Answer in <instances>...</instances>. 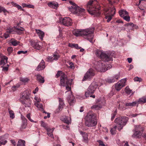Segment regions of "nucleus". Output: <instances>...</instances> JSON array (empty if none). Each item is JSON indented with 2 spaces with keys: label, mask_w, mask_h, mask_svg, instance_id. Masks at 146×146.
Wrapping results in <instances>:
<instances>
[{
  "label": "nucleus",
  "mask_w": 146,
  "mask_h": 146,
  "mask_svg": "<svg viewBox=\"0 0 146 146\" xmlns=\"http://www.w3.org/2000/svg\"><path fill=\"white\" fill-rule=\"evenodd\" d=\"M95 75L94 72L92 68H90L87 72L83 79L84 81L86 80H89L92 78Z\"/></svg>",
  "instance_id": "nucleus-12"
},
{
  "label": "nucleus",
  "mask_w": 146,
  "mask_h": 146,
  "mask_svg": "<svg viewBox=\"0 0 146 146\" xmlns=\"http://www.w3.org/2000/svg\"><path fill=\"white\" fill-rule=\"evenodd\" d=\"M41 44L40 42L39 41H36V43L35 45L34 48L35 49L39 50L41 48L40 44Z\"/></svg>",
  "instance_id": "nucleus-31"
},
{
  "label": "nucleus",
  "mask_w": 146,
  "mask_h": 146,
  "mask_svg": "<svg viewBox=\"0 0 146 146\" xmlns=\"http://www.w3.org/2000/svg\"><path fill=\"white\" fill-rule=\"evenodd\" d=\"M59 21L61 24L66 26H70L72 24V21L69 17L60 18L59 19Z\"/></svg>",
  "instance_id": "nucleus-10"
},
{
  "label": "nucleus",
  "mask_w": 146,
  "mask_h": 146,
  "mask_svg": "<svg viewBox=\"0 0 146 146\" xmlns=\"http://www.w3.org/2000/svg\"><path fill=\"white\" fill-rule=\"evenodd\" d=\"M73 46L77 49H79L80 48V47L78 46L77 44H73Z\"/></svg>",
  "instance_id": "nucleus-58"
},
{
  "label": "nucleus",
  "mask_w": 146,
  "mask_h": 146,
  "mask_svg": "<svg viewBox=\"0 0 146 146\" xmlns=\"http://www.w3.org/2000/svg\"><path fill=\"white\" fill-rule=\"evenodd\" d=\"M41 126L45 128H46V125L45 124V123L44 122H42V123H41Z\"/></svg>",
  "instance_id": "nucleus-63"
},
{
  "label": "nucleus",
  "mask_w": 146,
  "mask_h": 146,
  "mask_svg": "<svg viewBox=\"0 0 146 146\" xmlns=\"http://www.w3.org/2000/svg\"><path fill=\"white\" fill-rule=\"evenodd\" d=\"M138 103L137 101L132 102L126 103L125 104L126 106H136Z\"/></svg>",
  "instance_id": "nucleus-30"
},
{
  "label": "nucleus",
  "mask_w": 146,
  "mask_h": 146,
  "mask_svg": "<svg viewBox=\"0 0 146 146\" xmlns=\"http://www.w3.org/2000/svg\"><path fill=\"white\" fill-rule=\"evenodd\" d=\"M119 13L120 17H122L126 15H128V13L125 10H121L119 11Z\"/></svg>",
  "instance_id": "nucleus-26"
},
{
  "label": "nucleus",
  "mask_w": 146,
  "mask_h": 146,
  "mask_svg": "<svg viewBox=\"0 0 146 146\" xmlns=\"http://www.w3.org/2000/svg\"><path fill=\"white\" fill-rule=\"evenodd\" d=\"M53 59V57L48 56L46 58V60L47 61L51 62H52L54 60Z\"/></svg>",
  "instance_id": "nucleus-47"
},
{
  "label": "nucleus",
  "mask_w": 146,
  "mask_h": 146,
  "mask_svg": "<svg viewBox=\"0 0 146 146\" xmlns=\"http://www.w3.org/2000/svg\"><path fill=\"white\" fill-rule=\"evenodd\" d=\"M98 56H99L103 61H100L97 62L96 67V69L98 71L104 72L107 70V69L105 66L104 61L108 62L112 60V58L111 55H108L104 52L98 50L96 53Z\"/></svg>",
  "instance_id": "nucleus-1"
},
{
  "label": "nucleus",
  "mask_w": 146,
  "mask_h": 146,
  "mask_svg": "<svg viewBox=\"0 0 146 146\" xmlns=\"http://www.w3.org/2000/svg\"><path fill=\"white\" fill-rule=\"evenodd\" d=\"M94 30V28L87 29L82 31L74 30L73 31V33L76 36H84L85 38L91 42H92V40L94 37L93 33Z\"/></svg>",
  "instance_id": "nucleus-2"
},
{
  "label": "nucleus",
  "mask_w": 146,
  "mask_h": 146,
  "mask_svg": "<svg viewBox=\"0 0 146 146\" xmlns=\"http://www.w3.org/2000/svg\"><path fill=\"white\" fill-rule=\"evenodd\" d=\"M16 7H17L19 10L20 9L21 10L23 11V9H22L21 6L19 5H17Z\"/></svg>",
  "instance_id": "nucleus-62"
},
{
  "label": "nucleus",
  "mask_w": 146,
  "mask_h": 146,
  "mask_svg": "<svg viewBox=\"0 0 146 146\" xmlns=\"http://www.w3.org/2000/svg\"><path fill=\"white\" fill-rule=\"evenodd\" d=\"M123 19L125 20V21L129 22L130 21V17L128 15H126L125 16H124L123 17Z\"/></svg>",
  "instance_id": "nucleus-40"
},
{
  "label": "nucleus",
  "mask_w": 146,
  "mask_h": 146,
  "mask_svg": "<svg viewBox=\"0 0 146 146\" xmlns=\"http://www.w3.org/2000/svg\"><path fill=\"white\" fill-rule=\"evenodd\" d=\"M60 56L57 54H54L53 56V59L54 60H58Z\"/></svg>",
  "instance_id": "nucleus-46"
},
{
  "label": "nucleus",
  "mask_w": 146,
  "mask_h": 146,
  "mask_svg": "<svg viewBox=\"0 0 146 146\" xmlns=\"http://www.w3.org/2000/svg\"><path fill=\"white\" fill-rule=\"evenodd\" d=\"M125 92L128 94H130L131 93V90L129 88L128 86H127L125 89Z\"/></svg>",
  "instance_id": "nucleus-38"
},
{
  "label": "nucleus",
  "mask_w": 146,
  "mask_h": 146,
  "mask_svg": "<svg viewBox=\"0 0 146 146\" xmlns=\"http://www.w3.org/2000/svg\"><path fill=\"white\" fill-rule=\"evenodd\" d=\"M65 78V76L62 77L60 80V83L62 86H66V89L68 91H70L71 90L70 86L71 85L72 79H68V78L64 79Z\"/></svg>",
  "instance_id": "nucleus-9"
},
{
  "label": "nucleus",
  "mask_w": 146,
  "mask_h": 146,
  "mask_svg": "<svg viewBox=\"0 0 146 146\" xmlns=\"http://www.w3.org/2000/svg\"><path fill=\"white\" fill-rule=\"evenodd\" d=\"M141 130L135 131L134 134L132 135V137H134L137 138L141 136L142 135V133L141 131Z\"/></svg>",
  "instance_id": "nucleus-24"
},
{
  "label": "nucleus",
  "mask_w": 146,
  "mask_h": 146,
  "mask_svg": "<svg viewBox=\"0 0 146 146\" xmlns=\"http://www.w3.org/2000/svg\"><path fill=\"white\" fill-rule=\"evenodd\" d=\"M115 9L113 7L110 8L108 9H105L103 13L105 15V18L107 19V21L109 22L111 19L112 17L115 14Z\"/></svg>",
  "instance_id": "nucleus-7"
},
{
  "label": "nucleus",
  "mask_w": 146,
  "mask_h": 146,
  "mask_svg": "<svg viewBox=\"0 0 146 146\" xmlns=\"http://www.w3.org/2000/svg\"><path fill=\"white\" fill-rule=\"evenodd\" d=\"M138 103L144 104L146 102V95L139 98L137 101Z\"/></svg>",
  "instance_id": "nucleus-28"
},
{
  "label": "nucleus",
  "mask_w": 146,
  "mask_h": 146,
  "mask_svg": "<svg viewBox=\"0 0 146 146\" xmlns=\"http://www.w3.org/2000/svg\"><path fill=\"white\" fill-rule=\"evenodd\" d=\"M35 105L37 108L41 111H43V106L41 104L38 103H35Z\"/></svg>",
  "instance_id": "nucleus-32"
},
{
  "label": "nucleus",
  "mask_w": 146,
  "mask_h": 146,
  "mask_svg": "<svg viewBox=\"0 0 146 146\" xmlns=\"http://www.w3.org/2000/svg\"><path fill=\"white\" fill-rule=\"evenodd\" d=\"M49 7L51 8L57 9L59 7V4L58 3L55 1H52L48 3Z\"/></svg>",
  "instance_id": "nucleus-17"
},
{
  "label": "nucleus",
  "mask_w": 146,
  "mask_h": 146,
  "mask_svg": "<svg viewBox=\"0 0 146 146\" xmlns=\"http://www.w3.org/2000/svg\"><path fill=\"white\" fill-rule=\"evenodd\" d=\"M27 52V51H23V50H21V51H19L17 53L18 54H25Z\"/></svg>",
  "instance_id": "nucleus-53"
},
{
  "label": "nucleus",
  "mask_w": 146,
  "mask_h": 146,
  "mask_svg": "<svg viewBox=\"0 0 146 146\" xmlns=\"http://www.w3.org/2000/svg\"><path fill=\"white\" fill-rule=\"evenodd\" d=\"M96 115L95 113L91 111H89L87 113L85 118V124L89 127L95 126L97 124Z\"/></svg>",
  "instance_id": "nucleus-3"
},
{
  "label": "nucleus",
  "mask_w": 146,
  "mask_h": 146,
  "mask_svg": "<svg viewBox=\"0 0 146 146\" xmlns=\"http://www.w3.org/2000/svg\"><path fill=\"white\" fill-rule=\"evenodd\" d=\"M125 106V104L123 102H119L118 108L120 110H124L126 109V108Z\"/></svg>",
  "instance_id": "nucleus-23"
},
{
  "label": "nucleus",
  "mask_w": 146,
  "mask_h": 146,
  "mask_svg": "<svg viewBox=\"0 0 146 146\" xmlns=\"http://www.w3.org/2000/svg\"><path fill=\"white\" fill-rule=\"evenodd\" d=\"M36 76L37 80L40 83H43L44 82V78L40 75L38 74L36 75Z\"/></svg>",
  "instance_id": "nucleus-29"
},
{
  "label": "nucleus",
  "mask_w": 146,
  "mask_h": 146,
  "mask_svg": "<svg viewBox=\"0 0 146 146\" xmlns=\"http://www.w3.org/2000/svg\"><path fill=\"white\" fill-rule=\"evenodd\" d=\"M2 12L4 13L5 15H6V13L8 12V11L4 7L0 6V13Z\"/></svg>",
  "instance_id": "nucleus-37"
},
{
  "label": "nucleus",
  "mask_w": 146,
  "mask_h": 146,
  "mask_svg": "<svg viewBox=\"0 0 146 146\" xmlns=\"http://www.w3.org/2000/svg\"><path fill=\"white\" fill-rule=\"evenodd\" d=\"M135 131L141 130L142 131H143V129L142 128H141V126L140 125H135Z\"/></svg>",
  "instance_id": "nucleus-42"
},
{
  "label": "nucleus",
  "mask_w": 146,
  "mask_h": 146,
  "mask_svg": "<svg viewBox=\"0 0 146 146\" xmlns=\"http://www.w3.org/2000/svg\"><path fill=\"white\" fill-rule=\"evenodd\" d=\"M4 36L5 38L9 37V35L8 33H6L4 34Z\"/></svg>",
  "instance_id": "nucleus-55"
},
{
  "label": "nucleus",
  "mask_w": 146,
  "mask_h": 146,
  "mask_svg": "<svg viewBox=\"0 0 146 146\" xmlns=\"http://www.w3.org/2000/svg\"><path fill=\"white\" fill-rule=\"evenodd\" d=\"M70 94L68 96L67 99L68 100L70 105L71 106L73 105V104L75 102V98L73 94H72V92H70Z\"/></svg>",
  "instance_id": "nucleus-19"
},
{
  "label": "nucleus",
  "mask_w": 146,
  "mask_h": 146,
  "mask_svg": "<svg viewBox=\"0 0 146 146\" xmlns=\"http://www.w3.org/2000/svg\"><path fill=\"white\" fill-rule=\"evenodd\" d=\"M69 3L72 5L68 8L69 11L72 13L78 15H83L85 13V10L78 6L76 5L71 1H69Z\"/></svg>",
  "instance_id": "nucleus-5"
},
{
  "label": "nucleus",
  "mask_w": 146,
  "mask_h": 146,
  "mask_svg": "<svg viewBox=\"0 0 146 146\" xmlns=\"http://www.w3.org/2000/svg\"><path fill=\"white\" fill-rule=\"evenodd\" d=\"M31 101L30 100V99L28 100H25V104H22L24 105L25 107H30L31 105Z\"/></svg>",
  "instance_id": "nucleus-33"
},
{
  "label": "nucleus",
  "mask_w": 146,
  "mask_h": 146,
  "mask_svg": "<svg viewBox=\"0 0 146 146\" xmlns=\"http://www.w3.org/2000/svg\"><path fill=\"white\" fill-rule=\"evenodd\" d=\"M25 141L24 140H20L18 141L17 145V146H25Z\"/></svg>",
  "instance_id": "nucleus-34"
},
{
  "label": "nucleus",
  "mask_w": 146,
  "mask_h": 146,
  "mask_svg": "<svg viewBox=\"0 0 146 146\" xmlns=\"http://www.w3.org/2000/svg\"><path fill=\"white\" fill-rule=\"evenodd\" d=\"M109 3L111 5L115 2V0H108Z\"/></svg>",
  "instance_id": "nucleus-56"
},
{
  "label": "nucleus",
  "mask_w": 146,
  "mask_h": 146,
  "mask_svg": "<svg viewBox=\"0 0 146 146\" xmlns=\"http://www.w3.org/2000/svg\"><path fill=\"white\" fill-rule=\"evenodd\" d=\"M29 80L27 78H20V80L21 81L25 83L27 82Z\"/></svg>",
  "instance_id": "nucleus-41"
},
{
  "label": "nucleus",
  "mask_w": 146,
  "mask_h": 146,
  "mask_svg": "<svg viewBox=\"0 0 146 146\" xmlns=\"http://www.w3.org/2000/svg\"><path fill=\"white\" fill-rule=\"evenodd\" d=\"M8 138V135L0 136V146L1 145H5L7 143V141L6 139Z\"/></svg>",
  "instance_id": "nucleus-16"
},
{
  "label": "nucleus",
  "mask_w": 146,
  "mask_h": 146,
  "mask_svg": "<svg viewBox=\"0 0 146 146\" xmlns=\"http://www.w3.org/2000/svg\"><path fill=\"white\" fill-rule=\"evenodd\" d=\"M10 141L14 146H16V143L14 140H10Z\"/></svg>",
  "instance_id": "nucleus-60"
},
{
  "label": "nucleus",
  "mask_w": 146,
  "mask_h": 146,
  "mask_svg": "<svg viewBox=\"0 0 146 146\" xmlns=\"http://www.w3.org/2000/svg\"><path fill=\"white\" fill-rule=\"evenodd\" d=\"M17 30V32H20L19 34L21 33L24 30V29L23 28L21 27H17L15 28Z\"/></svg>",
  "instance_id": "nucleus-39"
},
{
  "label": "nucleus",
  "mask_w": 146,
  "mask_h": 146,
  "mask_svg": "<svg viewBox=\"0 0 146 146\" xmlns=\"http://www.w3.org/2000/svg\"><path fill=\"white\" fill-rule=\"evenodd\" d=\"M48 135L50 136V137L54 138V136L52 134V132H50L47 133Z\"/></svg>",
  "instance_id": "nucleus-57"
},
{
  "label": "nucleus",
  "mask_w": 146,
  "mask_h": 146,
  "mask_svg": "<svg viewBox=\"0 0 146 146\" xmlns=\"http://www.w3.org/2000/svg\"><path fill=\"white\" fill-rule=\"evenodd\" d=\"M22 124L20 128V129L21 130L25 128L27 124V119L26 118L23 117H22Z\"/></svg>",
  "instance_id": "nucleus-20"
},
{
  "label": "nucleus",
  "mask_w": 146,
  "mask_h": 146,
  "mask_svg": "<svg viewBox=\"0 0 146 146\" xmlns=\"http://www.w3.org/2000/svg\"><path fill=\"white\" fill-rule=\"evenodd\" d=\"M117 127V126L116 125L113 127L111 128L110 131L112 135H114L116 133Z\"/></svg>",
  "instance_id": "nucleus-35"
},
{
  "label": "nucleus",
  "mask_w": 146,
  "mask_h": 146,
  "mask_svg": "<svg viewBox=\"0 0 146 146\" xmlns=\"http://www.w3.org/2000/svg\"><path fill=\"white\" fill-rule=\"evenodd\" d=\"M30 92L27 91H24L20 96V100L22 104H25V100H28L29 98Z\"/></svg>",
  "instance_id": "nucleus-11"
},
{
  "label": "nucleus",
  "mask_w": 146,
  "mask_h": 146,
  "mask_svg": "<svg viewBox=\"0 0 146 146\" xmlns=\"http://www.w3.org/2000/svg\"><path fill=\"white\" fill-rule=\"evenodd\" d=\"M46 130L47 131V133L53 132L54 131V129L53 128H52L51 129L49 128H46Z\"/></svg>",
  "instance_id": "nucleus-52"
},
{
  "label": "nucleus",
  "mask_w": 146,
  "mask_h": 146,
  "mask_svg": "<svg viewBox=\"0 0 146 146\" xmlns=\"http://www.w3.org/2000/svg\"><path fill=\"white\" fill-rule=\"evenodd\" d=\"M98 86V85L95 82H93L88 87L87 90L85 91V97L88 98L89 97L90 95L93 94Z\"/></svg>",
  "instance_id": "nucleus-8"
},
{
  "label": "nucleus",
  "mask_w": 146,
  "mask_h": 146,
  "mask_svg": "<svg viewBox=\"0 0 146 146\" xmlns=\"http://www.w3.org/2000/svg\"><path fill=\"white\" fill-rule=\"evenodd\" d=\"M45 67V63L43 60H42L36 69V70L39 71L44 69Z\"/></svg>",
  "instance_id": "nucleus-18"
},
{
  "label": "nucleus",
  "mask_w": 146,
  "mask_h": 146,
  "mask_svg": "<svg viewBox=\"0 0 146 146\" xmlns=\"http://www.w3.org/2000/svg\"><path fill=\"white\" fill-rule=\"evenodd\" d=\"M11 3L13 6L15 7H16L17 5H18L17 3L13 2H11Z\"/></svg>",
  "instance_id": "nucleus-64"
},
{
  "label": "nucleus",
  "mask_w": 146,
  "mask_h": 146,
  "mask_svg": "<svg viewBox=\"0 0 146 146\" xmlns=\"http://www.w3.org/2000/svg\"><path fill=\"white\" fill-rule=\"evenodd\" d=\"M97 1L96 0H90L87 4V7L89 8L88 11L90 14L98 16L100 14L99 11L100 7L98 5L96 6L95 5Z\"/></svg>",
  "instance_id": "nucleus-4"
},
{
  "label": "nucleus",
  "mask_w": 146,
  "mask_h": 146,
  "mask_svg": "<svg viewBox=\"0 0 146 146\" xmlns=\"http://www.w3.org/2000/svg\"><path fill=\"white\" fill-rule=\"evenodd\" d=\"M100 99H98L96 101V104L94 105L91 107V108L94 109L95 110H98L100 108H102V102L101 101Z\"/></svg>",
  "instance_id": "nucleus-14"
},
{
  "label": "nucleus",
  "mask_w": 146,
  "mask_h": 146,
  "mask_svg": "<svg viewBox=\"0 0 146 146\" xmlns=\"http://www.w3.org/2000/svg\"><path fill=\"white\" fill-rule=\"evenodd\" d=\"M9 113L10 114V117L11 118H13L15 117L14 114L13 112L12 111H9Z\"/></svg>",
  "instance_id": "nucleus-49"
},
{
  "label": "nucleus",
  "mask_w": 146,
  "mask_h": 146,
  "mask_svg": "<svg viewBox=\"0 0 146 146\" xmlns=\"http://www.w3.org/2000/svg\"><path fill=\"white\" fill-rule=\"evenodd\" d=\"M27 7L28 8H32L33 9L34 8V6L31 4L27 5Z\"/></svg>",
  "instance_id": "nucleus-61"
},
{
  "label": "nucleus",
  "mask_w": 146,
  "mask_h": 146,
  "mask_svg": "<svg viewBox=\"0 0 146 146\" xmlns=\"http://www.w3.org/2000/svg\"><path fill=\"white\" fill-rule=\"evenodd\" d=\"M11 42L14 46H16L19 44V42L15 39H12Z\"/></svg>",
  "instance_id": "nucleus-36"
},
{
  "label": "nucleus",
  "mask_w": 146,
  "mask_h": 146,
  "mask_svg": "<svg viewBox=\"0 0 146 146\" xmlns=\"http://www.w3.org/2000/svg\"><path fill=\"white\" fill-rule=\"evenodd\" d=\"M12 32V29L10 28H9L7 29V33H10Z\"/></svg>",
  "instance_id": "nucleus-59"
},
{
  "label": "nucleus",
  "mask_w": 146,
  "mask_h": 146,
  "mask_svg": "<svg viewBox=\"0 0 146 146\" xmlns=\"http://www.w3.org/2000/svg\"><path fill=\"white\" fill-rule=\"evenodd\" d=\"M119 77V75L116 74L114 75L111 78H108L106 80V82H108L111 83L117 81Z\"/></svg>",
  "instance_id": "nucleus-15"
},
{
  "label": "nucleus",
  "mask_w": 146,
  "mask_h": 146,
  "mask_svg": "<svg viewBox=\"0 0 146 146\" xmlns=\"http://www.w3.org/2000/svg\"><path fill=\"white\" fill-rule=\"evenodd\" d=\"M60 76V80L62 77H64V76H65V78H64V80L65 79H67V78L66 75H65L64 73H62L61 71H58L57 74L56 75V78H58L59 76Z\"/></svg>",
  "instance_id": "nucleus-25"
},
{
  "label": "nucleus",
  "mask_w": 146,
  "mask_h": 146,
  "mask_svg": "<svg viewBox=\"0 0 146 146\" xmlns=\"http://www.w3.org/2000/svg\"><path fill=\"white\" fill-rule=\"evenodd\" d=\"M126 81V79H122L120 80L119 83L118 82L115 84V88L116 90L119 91L123 86H125Z\"/></svg>",
  "instance_id": "nucleus-13"
},
{
  "label": "nucleus",
  "mask_w": 146,
  "mask_h": 146,
  "mask_svg": "<svg viewBox=\"0 0 146 146\" xmlns=\"http://www.w3.org/2000/svg\"><path fill=\"white\" fill-rule=\"evenodd\" d=\"M64 106V102H62L59 103V105L58 108L59 110H60V109L62 108Z\"/></svg>",
  "instance_id": "nucleus-48"
},
{
  "label": "nucleus",
  "mask_w": 146,
  "mask_h": 146,
  "mask_svg": "<svg viewBox=\"0 0 146 146\" xmlns=\"http://www.w3.org/2000/svg\"><path fill=\"white\" fill-rule=\"evenodd\" d=\"M134 80L135 81L141 82L142 80L141 78H139L138 77H136L134 78Z\"/></svg>",
  "instance_id": "nucleus-44"
},
{
  "label": "nucleus",
  "mask_w": 146,
  "mask_h": 146,
  "mask_svg": "<svg viewBox=\"0 0 146 146\" xmlns=\"http://www.w3.org/2000/svg\"><path fill=\"white\" fill-rule=\"evenodd\" d=\"M80 133L82 135L84 141L85 142H88V135L86 133L82 131H80Z\"/></svg>",
  "instance_id": "nucleus-22"
},
{
  "label": "nucleus",
  "mask_w": 146,
  "mask_h": 146,
  "mask_svg": "<svg viewBox=\"0 0 146 146\" xmlns=\"http://www.w3.org/2000/svg\"><path fill=\"white\" fill-rule=\"evenodd\" d=\"M35 30L36 33L39 36L41 40H42L43 37L44 36V33L40 29H36Z\"/></svg>",
  "instance_id": "nucleus-21"
},
{
  "label": "nucleus",
  "mask_w": 146,
  "mask_h": 146,
  "mask_svg": "<svg viewBox=\"0 0 146 146\" xmlns=\"http://www.w3.org/2000/svg\"><path fill=\"white\" fill-rule=\"evenodd\" d=\"M128 120V118L126 117H119L116 118L114 122L116 123L117 129L120 131L122 129L123 127L125 125Z\"/></svg>",
  "instance_id": "nucleus-6"
},
{
  "label": "nucleus",
  "mask_w": 146,
  "mask_h": 146,
  "mask_svg": "<svg viewBox=\"0 0 146 146\" xmlns=\"http://www.w3.org/2000/svg\"><path fill=\"white\" fill-rule=\"evenodd\" d=\"M20 86V85L19 84H17L15 86H12V89L13 91L17 89Z\"/></svg>",
  "instance_id": "nucleus-51"
},
{
  "label": "nucleus",
  "mask_w": 146,
  "mask_h": 146,
  "mask_svg": "<svg viewBox=\"0 0 146 146\" xmlns=\"http://www.w3.org/2000/svg\"><path fill=\"white\" fill-rule=\"evenodd\" d=\"M63 121L64 122L68 125H69L71 123V119L70 117L65 116V117L63 118Z\"/></svg>",
  "instance_id": "nucleus-27"
},
{
  "label": "nucleus",
  "mask_w": 146,
  "mask_h": 146,
  "mask_svg": "<svg viewBox=\"0 0 146 146\" xmlns=\"http://www.w3.org/2000/svg\"><path fill=\"white\" fill-rule=\"evenodd\" d=\"M34 99L35 100V103H39V102L41 101V99L38 97H35L34 98Z\"/></svg>",
  "instance_id": "nucleus-50"
},
{
  "label": "nucleus",
  "mask_w": 146,
  "mask_h": 146,
  "mask_svg": "<svg viewBox=\"0 0 146 146\" xmlns=\"http://www.w3.org/2000/svg\"><path fill=\"white\" fill-rule=\"evenodd\" d=\"M27 118L31 122H33L35 123H36V121H33V120H32L31 118L30 117V113H29L27 114Z\"/></svg>",
  "instance_id": "nucleus-45"
},
{
  "label": "nucleus",
  "mask_w": 146,
  "mask_h": 146,
  "mask_svg": "<svg viewBox=\"0 0 146 146\" xmlns=\"http://www.w3.org/2000/svg\"><path fill=\"white\" fill-rule=\"evenodd\" d=\"M8 52L9 53H11L13 51V48L12 47H9L7 49Z\"/></svg>",
  "instance_id": "nucleus-54"
},
{
  "label": "nucleus",
  "mask_w": 146,
  "mask_h": 146,
  "mask_svg": "<svg viewBox=\"0 0 146 146\" xmlns=\"http://www.w3.org/2000/svg\"><path fill=\"white\" fill-rule=\"evenodd\" d=\"M36 41L33 40H31L29 41L31 45L34 48L35 45L36 43Z\"/></svg>",
  "instance_id": "nucleus-43"
}]
</instances>
